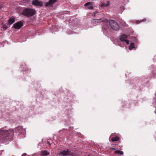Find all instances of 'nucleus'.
Segmentation results:
<instances>
[{"mask_svg": "<svg viewBox=\"0 0 156 156\" xmlns=\"http://www.w3.org/2000/svg\"><path fill=\"white\" fill-rule=\"evenodd\" d=\"M101 19H94L92 21V22L94 23H97L98 22H101Z\"/></svg>", "mask_w": 156, "mask_h": 156, "instance_id": "nucleus-11", "label": "nucleus"}, {"mask_svg": "<svg viewBox=\"0 0 156 156\" xmlns=\"http://www.w3.org/2000/svg\"><path fill=\"white\" fill-rule=\"evenodd\" d=\"M141 22H142V21H140L139 20H137L136 21V23L138 24L140 23Z\"/></svg>", "mask_w": 156, "mask_h": 156, "instance_id": "nucleus-21", "label": "nucleus"}, {"mask_svg": "<svg viewBox=\"0 0 156 156\" xmlns=\"http://www.w3.org/2000/svg\"><path fill=\"white\" fill-rule=\"evenodd\" d=\"M15 22V18L12 17L10 18L8 20V24L10 25H11L14 23Z\"/></svg>", "mask_w": 156, "mask_h": 156, "instance_id": "nucleus-7", "label": "nucleus"}, {"mask_svg": "<svg viewBox=\"0 0 156 156\" xmlns=\"http://www.w3.org/2000/svg\"><path fill=\"white\" fill-rule=\"evenodd\" d=\"M125 41L126 42V44H129V41L127 39H126L125 41Z\"/></svg>", "mask_w": 156, "mask_h": 156, "instance_id": "nucleus-19", "label": "nucleus"}, {"mask_svg": "<svg viewBox=\"0 0 156 156\" xmlns=\"http://www.w3.org/2000/svg\"><path fill=\"white\" fill-rule=\"evenodd\" d=\"M23 155H24V154H23L22 155V156H23Z\"/></svg>", "mask_w": 156, "mask_h": 156, "instance_id": "nucleus-23", "label": "nucleus"}, {"mask_svg": "<svg viewBox=\"0 0 156 156\" xmlns=\"http://www.w3.org/2000/svg\"><path fill=\"white\" fill-rule=\"evenodd\" d=\"M8 27H9L7 24H4L3 25L2 28L3 29V30H6Z\"/></svg>", "mask_w": 156, "mask_h": 156, "instance_id": "nucleus-13", "label": "nucleus"}, {"mask_svg": "<svg viewBox=\"0 0 156 156\" xmlns=\"http://www.w3.org/2000/svg\"><path fill=\"white\" fill-rule=\"evenodd\" d=\"M115 134H116L115 133H112L111 135V136L112 137V136H114Z\"/></svg>", "mask_w": 156, "mask_h": 156, "instance_id": "nucleus-22", "label": "nucleus"}, {"mask_svg": "<svg viewBox=\"0 0 156 156\" xmlns=\"http://www.w3.org/2000/svg\"><path fill=\"white\" fill-rule=\"evenodd\" d=\"M23 25V23L20 21L15 23L13 25V27L16 29H18L21 28Z\"/></svg>", "mask_w": 156, "mask_h": 156, "instance_id": "nucleus-4", "label": "nucleus"}, {"mask_svg": "<svg viewBox=\"0 0 156 156\" xmlns=\"http://www.w3.org/2000/svg\"><path fill=\"white\" fill-rule=\"evenodd\" d=\"M32 4L33 5L36 6H43L42 2L39 0H33Z\"/></svg>", "mask_w": 156, "mask_h": 156, "instance_id": "nucleus-5", "label": "nucleus"}, {"mask_svg": "<svg viewBox=\"0 0 156 156\" xmlns=\"http://www.w3.org/2000/svg\"><path fill=\"white\" fill-rule=\"evenodd\" d=\"M22 129L21 127L19 126L15 129L16 130H18L20 133H21V130Z\"/></svg>", "mask_w": 156, "mask_h": 156, "instance_id": "nucleus-17", "label": "nucleus"}, {"mask_svg": "<svg viewBox=\"0 0 156 156\" xmlns=\"http://www.w3.org/2000/svg\"><path fill=\"white\" fill-rule=\"evenodd\" d=\"M109 2L108 1H107V2L106 4L105 3H104L102 4V5L103 6H107L109 5Z\"/></svg>", "mask_w": 156, "mask_h": 156, "instance_id": "nucleus-18", "label": "nucleus"}, {"mask_svg": "<svg viewBox=\"0 0 156 156\" xmlns=\"http://www.w3.org/2000/svg\"><path fill=\"white\" fill-rule=\"evenodd\" d=\"M13 133L12 130H0V135L2 139L5 140V138L9 136H12Z\"/></svg>", "mask_w": 156, "mask_h": 156, "instance_id": "nucleus-2", "label": "nucleus"}, {"mask_svg": "<svg viewBox=\"0 0 156 156\" xmlns=\"http://www.w3.org/2000/svg\"><path fill=\"white\" fill-rule=\"evenodd\" d=\"M57 1V0H49V1L46 3L45 6L47 7H52L53 4L55 3Z\"/></svg>", "mask_w": 156, "mask_h": 156, "instance_id": "nucleus-6", "label": "nucleus"}, {"mask_svg": "<svg viewBox=\"0 0 156 156\" xmlns=\"http://www.w3.org/2000/svg\"><path fill=\"white\" fill-rule=\"evenodd\" d=\"M88 9H93V7L92 5H90V6L88 7Z\"/></svg>", "mask_w": 156, "mask_h": 156, "instance_id": "nucleus-20", "label": "nucleus"}, {"mask_svg": "<svg viewBox=\"0 0 156 156\" xmlns=\"http://www.w3.org/2000/svg\"><path fill=\"white\" fill-rule=\"evenodd\" d=\"M109 24L111 27L114 30L118 31L119 27L117 23L114 20H111L109 21Z\"/></svg>", "mask_w": 156, "mask_h": 156, "instance_id": "nucleus-3", "label": "nucleus"}, {"mask_svg": "<svg viewBox=\"0 0 156 156\" xmlns=\"http://www.w3.org/2000/svg\"><path fill=\"white\" fill-rule=\"evenodd\" d=\"M69 152V150L68 149H67L66 151H62L60 153V154L61 155H66Z\"/></svg>", "mask_w": 156, "mask_h": 156, "instance_id": "nucleus-10", "label": "nucleus"}, {"mask_svg": "<svg viewBox=\"0 0 156 156\" xmlns=\"http://www.w3.org/2000/svg\"><path fill=\"white\" fill-rule=\"evenodd\" d=\"M115 153L117 154H120L121 155H123V152L122 151H120L119 150L115 151Z\"/></svg>", "mask_w": 156, "mask_h": 156, "instance_id": "nucleus-15", "label": "nucleus"}, {"mask_svg": "<svg viewBox=\"0 0 156 156\" xmlns=\"http://www.w3.org/2000/svg\"><path fill=\"white\" fill-rule=\"evenodd\" d=\"M134 48V44L133 43H131L129 46V48L130 50H131L133 48Z\"/></svg>", "mask_w": 156, "mask_h": 156, "instance_id": "nucleus-14", "label": "nucleus"}, {"mask_svg": "<svg viewBox=\"0 0 156 156\" xmlns=\"http://www.w3.org/2000/svg\"><path fill=\"white\" fill-rule=\"evenodd\" d=\"M127 36L125 35H123L121 36L120 38V40L122 41H125L126 39Z\"/></svg>", "mask_w": 156, "mask_h": 156, "instance_id": "nucleus-9", "label": "nucleus"}, {"mask_svg": "<svg viewBox=\"0 0 156 156\" xmlns=\"http://www.w3.org/2000/svg\"><path fill=\"white\" fill-rule=\"evenodd\" d=\"M92 5V2H88L87 3H85L84 5V6H88Z\"/></svg>", "mask_w": 156, "mask_h": 156, "instance_id": "nucleus-16", "label": "nucleus"}, {"mask_svg": "<svg viewBox=\"0 0 156 156\" xmlns=\"http://www.w3.org/2000/svg\"><path fill=\"white\" fill-rule=\"evenodd\" d=\"M49 153L46 150L42 151L41 152V156H45L48 155Z\"/></svg>", "mask_w": 156, "mask_h": 156, "instance_id": "nucleus-8", "label": "nucleus"}, {"mask_svg": "<svg viewBox=\"0 0 156 156\" xmlns=\"http://www.w3.org/2000/svg\"><path fill=\"white\" fill-rule=\"evenodd\" d=\"M35 12L36 11L34 9L27 8L23 10L22 14L26 16L29 17L34 15Z\"/></svg>", "mask_w": 156, "mask_h": 156, "instance_id": "nucleus-1", "label": "nucleus"}, {"mask_svg": "<svg viewBox=\"0 0 156 156\" xmlns=\"http://www.w3.org/2000/svg\"><path fill=\"white\" fill-rule=\"evenodd\" d=\"M119 139V138L117 136L114 137L112 138V141H115L118 140Z\"/></svg>", "mask_w": 156, "mask_h": 156, "instance_id": "nucleus-12", "label": "nucleus"}]
</instances>
